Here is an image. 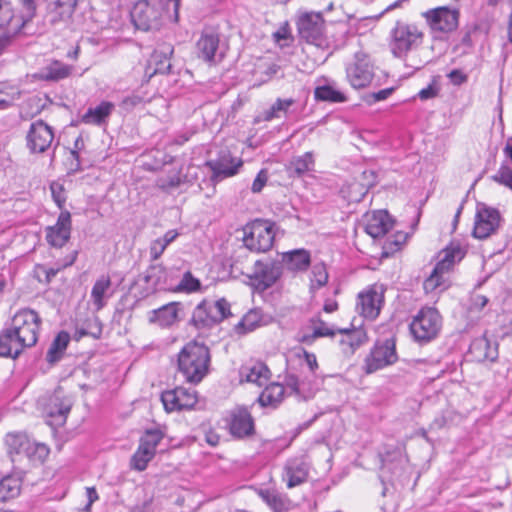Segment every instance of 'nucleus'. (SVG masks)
<instances>
[{"instance_id":"obj_1","label":"nucleus","mask_w":512,"mask_h":512,"mask_svg":"<svg viewBox=\"0 0 512 512\" xmlns=\"http://www.w3.org/2000/svg\"><path fill=\"white\" fill-rule=\"evenodd\" d=\"M209 350L204 344L187 343L178 355V368L187 382L197 384L207 374Z\"/></svg>"},{"instance_id":"obj_2","label":"nucleus","mask_w":512,"mask_h":512,"mask_svg":"<svg viewBox=\"0 0 512 512\" xmlns=\"http://www.w3.org/2000/svg\"><path fill=\"white\" fill-rule=\"evenodd\" d=\"M286 386L279 383H272L262 391L258 401L262 406H277L283 400L285 393L295 395L299 400H306L312 397V392L306 391L304 383L300 382L295 375H288L285 379Z\"/></svg>"},{"instance_id":"obj_3","label":"nucleus","mask_w":512,"mask_h":512,"mask_svg":"<svg viewBox=\"0 0 512 512\" xmlns=\"http://www.w3.org/2000/svg\"><path fill=\"white\" fill-rule=\"evenodd\" d=\"M275 238L274 224L266 220H255L244 227V246L253 252L270 250Z\"/></svg>"},{"instance_id":"obj_4","label":"nucleus","mask_w":512,"mask_h":512,"mask_svg":"<svg viewBox=\"0 0 512 512\" xmlns=\"http://www.w3.org/2000/svg\"><path fill=\"white\" fill-rule=\"evenodd\" d=\"M409 327L416 341L429 342L440 331L441 316L435 308L424 307L414 316Z\"/></svg>"},{"instance_id":"obj_5","label":"nucleus","mask_w":512,"mask_h":512,"mask_svg":"<svg viewBox=\"0 0 512 512\" xmlns=\"http://www.w3.org/2000/svg\"><path fill=\"white\" fill-rule=\"evenodd\" d=\"M230 315V304L224 299L202 301L193 311L192 323L198 329L211 327Z\"/></svg>"},{"instance_id":"obj_6","label":"nucleus","mask_w":512,"mask_h":512,"mask_svg":"<svg viewBox=\"0 0 512 512\" xmlns=\"http://www.w3.org/2000/svg\"><path fill=\"white\" fill-rule=\"evenodd\" d=\"M422 39L423 33L415 25L397 22L392 30L391 52L395 57L402 58L420 46Z\"/></svg>"},{"instance_id":"obj_7","label":"nucleus","mask_w":512,"mask_h":512,"mask_svg":"<svg viewBox=\"0 0 512 512\" xmlns=\"http://www.w3.org/2000/svg\"><path fill=\"white\" fill-rule=\"evenodd\" d=\"M23 7L21 15H15L10 2L0 0V27L8 26L12 33H19L36 13L35 0H19Z\"/></svg>"},{"instance_id":"obj_8","label":"nucleus","mask_w":512,"mask_h":512,"mask_svg":"<svg viewBox=\"0 0 512 512\" xmlns=\"http://www.w3.org/2000/svg\"><path fill=\"white\" fill-rule=\"evenodd\" d=\"M40 325V316L29 308L19 310L12 318L11 323V327L23 337L22 341L25 340L31 347L38 341Z\"/></svg>"},{"instance_id":"obj_9","label":"nucleus","mask_w":512,"mask_h":512,"mask_svg":"<svg viewBox=\"0 0 512 512\" xmlns=\"http://www.w3.org/2000/svg\"><path fill=\"white\" fill-rule=\"evenodd\" d=\"M72 405V399L65 394L61 387H58L46 399L44 403V413L47 418H49L51 425L62 426L66 422Z\"/></svg>"},{"instance_id":"obj_10","label":"nucleus","mask_w":512,"mask_h":512,"mask_svg":"<svg viewBox=\"0 0 512 512\" xmlns=\"http://www.w3.org/2000/svg\"><path fill=\"white\" fill-rule=\"evenodd\" d=\"M501 222L500 212L485 204H478L475 222L473 228V236L478 239H486L494 234Z\"/></svg>"},{"instance_id":"obj_11","label":"nucleus","mask_w":512,"mask_h":512,"mask_svg":"<svg viewBox=\"0 0 512 512\" xmlns=\"http://www.w3.org/2000/svg\"><path fill=\"white\" fill-rule=\"evenodd\" d=\"M384 292L383 285L374 284L358 295L357 309L363 317L370 320L378 317L384 303Z\"/></svg>"},{"instance_id":"obj_12","label":"nucleus","mask_w":512,"mask_h":512,"mask_svg":"<svg viewBox=\"0 0 512 512\" xmlns=\"http://www.w3.org/2000/svg\"><path fill=\"white\" fill-rule=\"evenodd\" d=\"M396 360L395 343L392 340H386L374 346L370 355L365 360V370L369 374L374 373L395 363Z\"/></svg>"},{"instance_id":"obj_13","label":"nucleus","mask_w":512,"mask_h":512,"mask_svg":"<svg viewBox=\"0 0 512 512\" xmlns=\"http://www.w3.org/2000/svg\"><path fill=\"white\" fill-rule=\"evenodd\" d=\"M162 403L168 412L191 409L197 403V394L194 389L176 387L161 395Z\"/></svg>"},{"instance_id":"obj_14","label":"nucleus","mask_w":512,"mask_h":512,"mask_svg":"<svg viewBox=\"0 0 512 512\" xmlns=\"http://www.w3.org/2000/svg\"><path fill=\"white\" fill-rule=\"evenodd\" d=\"M347 79L356 89L364 88L373 79V69L364 54L357 53L354 62L346 68Z\"/></svg>"},{"instance_id":"obj_15","label":"nucleus","mask_w":512,"mask_h":512,"mask_svg":"<svg viewBox=\"0 0 512 512\" xmlns=\"http://www.w3.org/2000/svg\"><path fill=\"white\" fill-rule=\"evenodd\" d=\"M53 139L52 128L41 120L36 121L28 130L27 147L32 153H43L51 146Z\"/></svg>"},{"instance_id":"obj_16","label":"nucleus","mask_w":512,"mask_h":512,"mask_svg":"<svg viewBox=\"0 0 512 512\" xmlns=\"http://www.w3.org/2000/svg\"><path fill=\"white\" fill-rule=\"evenodd\" d=\"M131 20L137 29L149 31L159 26V13L146 0H141L132 8Z\"/></svg>"},{"instance_id":"obj_17","label":"nucleus","mask_w":512,"mask_h":512,"mask_svg":"<svg viewBox=\"0 0 512 512\" xmlns=\"http://www.w3.org/2000/svg\"><path fill=\"white\" fill-rule=\"evenodd\" d=\"M433 30L449 32L458 25V12L447 7H438L423 13Z\"/></svg>"},{"instance_id":"obj_18","label":"nucleus","mask_w":512,"mask_h":512,"mask_svg":"<svg viewBox=\"0 0 512 512\" xmlns=\"http://www.w3.org/2000/svg\"><path fill=\"white\" fill-rule=\"evenodd\" d=\"M70 234L71 214L66 210L60 213L55 225L46 228V240L56 248L63 247L70 239Z\"/></svg>"},{"instance_id":"obj_19","label":"nucleus","mask_w":512,"mask_h":512,"mask_svg":"<svg viewBox=\"0 0 512 512\" xmlns=\"http://www.w3.org/2000/svg\"><path fill=\"white\" fill-rule=\"evenodd\" d=\"M279 276L280 269L274 263L256 261L250 279L257 289L265 290L271 287Z\"/></svg>"},{"instance_id":"obj_20","label":"nucleus","mask_w":512,"mask_h":512,"mask_svg":"<svg viewBox=\"0 0 512 512\" xmlns=\"http://www.w3.org/2000/svg\"><path fill=\"white\" fill-rule=\"evenodd\" d=\"M12 327L4 329L0 333V356L16 359L31 346Z\"/></svg>"},{"instance_id":"obj_21","label":"nucleus","mask_w":512,"mask_h":512,"mask_svg":"<svg viewBox=\"0 0 512 512\" xmlns=\"http://www.w3.org/2000/svg\"><path fill=\"white\" fill-rule=\"evenodd\" d=\"M392 227L393 220L385 210L374 211L365 216L364 230L374 239L383 237Z\"/></svg>"},{"instance_id":"obj_22","label":"nucleus","mask_w":512,"mask_h":512,"mask_svg":"<svg viewBox=\"0 0 512 512\" xmlns=\"http://www.w3.org/2000/svg\"><path fill=\"white\" fill-rule=\"evenodd\" d=\"M207 166L212 170V179L219 181L237 174L242 160L223 152L218 159L208 161Z\"/></svg>"},{"instance_id":"obj_23","label":"nucleus","mask_w":512,"mask_h":512,"mask_svg":"<svg viewBox=\"0 0 512 512\" xmlns=\"http://www.w3.org/2000/svg\"><path fill=\"white\" fill-rule=\"evenodd\" d=\"M230 433L237 438H244L254 433V421L250 412L238 407L231 412Z\"/></svg>"},{"instance_id":"obj_24","label":"nucleus","mask_w":512,"mask_h":512,"mask_svg":"<svg viewBox=\"0 0 512 512\" xmlns=\"http://www.w3.org/2000/svg\"><path fill=\"white\" fill-rule=\"evenodd\" d=\"M322 28L323 18L319 13H306L299 18V33L309 43H314L321 37Z\"/></svg>"},{"instance_id":"obj_25","label":"nucleus","mask_w":512,"mask_h":512,"mask_svg":"<svg viewBox=\"0 0 512 512\" xmlns=\"http://www.w3.org/2000/svg\"><path fill=\"white\" fill-rule=\"evenodd\" d=\"M73 67L59 60H52L43 66L33 77L37 80L57 82L70 76Z\"/></svg>"},{"instance_id":"obj_26","label":"nucleus","mask_w":512,"mask_h":512,"mask_svg":"<svg viewBox=\"0 0 512 512\" xmlns=\"http://www.w3.org/2000/svg\"><path fill=\"white\" fill-rule=\"evenodd\" d=\"M179 303L170 302L149 312L148 320L162 328L170 327L178 321Z\"/></svg>"},{"instance_id":"obj_27","label":"nucleus","mask_w":512,"mask_h":512,"mask_svg":"<svg viewBox=\"0 0 512 512\" xmlns=\"http://www.w3.org/2000/svg\"><path fill=\"white\" fill-rule=\"evenodd\" d=\"M271 372L263 362H251L241 367L240 376L247 382L262 386L270 378Z\"/></svg>"},{"instance_id":"obj_28","label":"nucleus","mask_w":512,"mask_h":512,"mask_svg":"<svg viewBox=\"0 0 512 512\" xmlns=\"http://www.w3.org/2000/svg\"><path fill=\"white\" fill-rule=\"evenodd\" d=\"M219 37L213 33H204L196 43L197 56L206 62H214L217 56Z\"/></svg>"},{"instance_id":"obj_29","label":"nucleus","mask_w":512,"mask_h":512,"mask_svg":"<svg viewBox=\"0 0 512 512\" xmlns=\"http://www.w3.org/2000/svg\"><path fill=\"white\" fill-rule=\"evenodd\" d=\"M111 285L112 282L109 275L103 274L95 281L91 290V300L97 311L106 305L105 298L110 296Z\"/></svg>"},{"instance_id":"obj_30","label":"nucleus","mask_w":512,"mask_h":512,"mask_svg":"<svg viewBox=\"0 0 512 512\" xmlns=\"http://www.w3.org/2000/svg\"><path fill=\"white\" fill-rule=\"evenodd\" d=\"M259 497L273 510V512H286L290 508V500L273 489L258 490Z\"/></svg>"},{"instance_id":"obj_31","label":"nucleus","mask_w":512,"mask_h":512,"mask_svg":"<svg viewBox=\"0 0 512 512\" xmlns=\"http://www.w3.org/2000/svg\"><path fill=\"white\" fill-rule=\"evenodd\" d=\"M282 259L287 268L293 271H304L310 265V253L305 249L285 252Z\"/></svg>"},{"instance_id":"obj_32","label":"nucleus","mask_w":512,"mask_h":512,"mask_svg":"<svg viewBox=\"0 0 512 512\" xmlns=\"http://www.w3.org/2000/svg\"><path fill=\"white\" fill-rule=\"evenodd\" d=\"M440 259L437 262L436 272L437 271H446L448 272L451 267L458 261H460L464 256V251L459 245H450L446 249L440 252Z\"/></svg>"},{"instance_id":"obj_33","label":"nucleus","mask_w":512,"mask_h":512,"mask_svg":"<svg viewBox=\"0 0 512 512\" xmlns=\"http://www.w3.org/2000/svg\"><path fill=\"white\" fill-rule=\"evenodd\" d=\"M114 107V104L111 102H101L95 108H89L83 115L82 121L86 124L100 125L110 116Z\"/></svg>"},{"instance_id":"obj_34","label":"nucleus","mask_w":512,"mask_h":512,"mask_svg":"<svg viewBox=\"0 0 512 512\" xmlns=\"http://www.w3.org/2000/svg\"><path fill=\"white\" fill-rule=\"evenodd\" d=\"M316 100L332 103H341L346 101V96L337 89L334 84H319L314 90Z\"/></svg>"},{"instance_id":"obj_35","label":"nucleus","mask_w":512,"mask_h":512,"mask_svg":"<svg viewBox=\"0 0 512 512\" xmlns=\"http://www.w3.org/2000/svg\"><path fill=\"white\" fill-rule=\"evenodd\" d=\"M285 480L288 488L302 484L307 478V468L304 463L291 462L285 467Z\"/></svg>"},{"instance_id":"obj_36","label":"nucleus","mask_w":512,"mask_h":512,"mask_svg":"<svg viewBox=\"0 0 512 512\" xmlns=\"http://www.w3.org/2000/svg\"><path fill=\"white\" fill-rule=\"evenodd\" d=\"M311 324V333H304L300 338V341L306 345H312L317 338L331 337L335 334V331L320 319H312Z\"/></svg>"},{"instance_id":"obj_37","label":"nucleus","mask_w":512,"mask_h":512,"mask_svg":"<svg viewBox=\"0 0 512 512\" xmlns=\"http://www.w3.org/2000/svg\"><path fill=\"white\" fill-rule=\"evenodd\" d=\"M21 492L20 478L9 475L0 480V501L5 502L16 498Z\"/></svg>"},{"instance_id":"obj_38","label":"nucleus","mask_w":512,"mask_h":512,"mask_svg":"<svg viewBox=\"0 0 512 512\" xmlns=\"http://www.w3.org/2000/svg\"><path fill=\"white\" fill-rule=\"evenodd\" d=\"M295 104V100L292 98L281 99L278 98L272 106L265 110L262 114L264 121H271L273 119H279L282 116H287L290 108Z\"/></svg>"},{"instance_id":"obj_39","label":"nucleus","mask_w":512,"mask_h":512,"mask_svg":"<svg viewBox=\"0 0 512 512\" xmlns=\"http://www.w3.org/2000/svg\"><path fill=\"white\" fill-rule=\"evenodd\" d=\"M69 340V334L66 332H60L55 337L46 355V359L49 363L54 364L55 362L60 360L62 354L67 348Z\"/></svg>"},{"instance_id":"obj_40","label":"nucleus","mask_w":512,"mask_h":512,"mask_svg":"<svg viewBox=\"0 0 512 512\" xmlns=\"http://www.w3.org/2000/svg\"><path fill=\"white\" fill-rule=\"evenodd\" d=\"M173 53V49L170 46H165L161 51L155 50L151 56L150 63H154V73H168L171 68L169 61V55Z\"/></svg>"},{"instance_id":"obj_41","label":"nucleus","mask_w":512,"mask_h":512,"mask_svg":"<svg viewBox=\"0 0 512 512\" xmlns=\"http://www.w3.org/2000/svg\"><path fill=\"white\" fill-rule=\"evenodd\" d=\"M314 160L311 152L295 157L289 164V172L291 175L301 176L305 172L310 171L313 167Z\"/></svg>"},{"instance_id":"obj_42","label":"nucleus","mask_w":512,"mask_h":512,"mask_svg":"<svg viewBox=\"0 0 512 512\" xmlns=\"http://www.w3.org/2000/svg\"><path fill=\"white\" fill-rule=\"evenodd\" d=\"M101 334L102 324L96 316L86 319L82 324L77 325L76 327V335L79 337L91 336L98 339Z\"/></svg>"},{"instance_id":"obj_43","label":"nucleus","mask_w":512,"mask_h":512,"mask_svg":"<svg viewBox=\"0 0 512 512\" xmlns=\"http://www.w3.org/2000/svg\"><path fill=\"white\" fill-rule=\"evenodd\" d=\"M155 453L139 444L137 451L131 458V467L138 471L146 469L148 463L154 458Z\"/></svg>"},{"instance_id":"obj_44","label":"nucleus","mask_w":512,"mask_h":512,"mask_svg":"<svg viewBox=\"0 0 512 512\" xmlns=\"http://www.w3.org/2000/svg\"><path fill=\"white\" fill-rule=\"evenodd\" d=\"M48 453L49 449L47 448L46 445L32 442L28 438L27 446L25 445L22 454L28 457L29 459L42 462L48 456Z\"/></svg>"},{"instance_id":"obj_45","label":"nucleus","mask_w":512,"mask_h":512,"mask_svg":"<svg viewBox=\"0 0 512 512\" xmlns=\"http://www.w3.org/2000/svg\"><path fill=\"white\" fill-rule=\"evenodd\" d=\"M28 437L24 434L9 433L6 435L5 442L10 454L21 455L27 446Z\"/></svg>"},{"instance_id":"obj_46","label":"nucleus","mask_w":512,"mask_h":512,"mask_svg":"<svg viewBox=\"0 0 512 512\" xmlns=\"http://www.w3.org/2000/svg\"><path fill=\"white\" fill-rule=\"evenodd\" d=\"M165 277L166 269L161 264H156L149 267L145 279L154 286H161L166 283Z\"/></svg>"},{"instance_id":"obj_47","label":"nucleus","mask_w":512,"mask_h":512,"mask_svg":"<svg viewBox=\"0 0 512 512\" xmlns=\"http://www.w3.org/2000/svg\"><path fill=\"white\" fill-rule=\"evenodd\" d=\"M260 322V315L256 310H252L248 312L239 324L236 326V329L239 333H245L254 330L258 323Z\"/></svg>"},{"instance_id":"obj_48","label":"nucleus","mask_w":512,"mask_h":512,"mask_svg":"<svg viewBox=\"0 0 512 512\" xmlns=\"http://www.w3.org/2000/svg\"><path fill=\"white\" fill-rule=\"evenodd\" d=\"M200 286V281L195 278L191 272L188 271L184 273L181 281L177 285L176 290L180 292L192 293L198 291Z\"/></svg>"},{"instance_id":"obj_49","label":"nucleus","mask_w":512,"mask_h":512,"mask_svg":"<svg viewBox=\"0 0 512 512\" xmlns=\"http://www.w3.org/2000/svg\"><path fill=\"white\" fill-rule=\"evenodd\" d=\"M311 287L320 288L324 286L328 281V273L324 264H315L311 271Z\"/></svg>"},{"instance_id":"obj_50","label":"nucleus","mask_w":512,"mask_h":512,"mask_svg":"<svg viewBox=\"0 0 512 512\" xmlns=\"http://www.w3.org/2000/svg\"><path fill=\"white\" fill-rule=\"evenodd\" d=\"M163 438V434L159 430H148L140 439V445L156 452V447Z\"/></svg>"},{"instance_id":"obj_51","label":"nucleus","mask_w":512,"mask_h":512,"mask_svg":"<svg viewBox=\"0 0 512 512\" xmlns=\"http://www.w3.org/2000/svg\"><path fill=\"white\" fill-rule=\"evenodd\" d=\"M491 179L512 190V168L508 165H501Z\"/></svg>"},{"instance_id":"obj_52","label":"nucleus","mask_w":512,"mask_h":512,"mask_svg":"<svg viewBox=\"0 0 512 512\" xmlns=\"http://www.w3.org/2000/svg\"><path fill=\"white\" fill-rule=\"evenodd\" d=\"M472 348L473 349H479V350H483V349L486 350L483 353V355H479L478 356L479 359H488V360L493 361L494 359L497 358V351H496V349H491L490 348V343H489V341L485 337L482 338V339H478L475 342H473Z\"/></svg>"},{"instance_id":"obj_53","label":"nucleus","mask_w":512,"mask_h":512,"mask_svg":"<svg viewBox=\"0 0 512 512\" xmlns=\"http://www.w3.org/2000/svg\"><path fill=\"white\" fill-rule=\"evenodd\" d=\"M347 188L349 189L347 198L351 202L361 201L368 191L366 186H364L356 181L351 182Z\"/></svg>"},{"instance_id":"obj_54","label":"nucleus","mask_w":512,"mask_h":512,"mask_svg":"<svg viewBox=\"0 0 512 512\" xmlns=\"http://www.w3.org/2000/svg\"><path fill=\"white\" fill-rule=\"evenodd\" d=\"M77 255H78V252L77 251H73L69 256H67L65 259H64V262L62 264H59L57 268H49L47 270H45V274H46V281L47 282H50L51 279L53 277H55L57 275V273L63 269V268H66V267H69L71 265H73L77 259Z\"/></svg>"},{"instance_id":"obj_55","label":"nucleus","mask_w":512,"mask_h":512,"mask_svg":"<svg viewBox=\"0 0 512 512\" xmlns=\"http://www.w3.org/2000/svg\"><path fill=\"white\" fill-rule=\"evenodd\" d=\"M446 273V271H437L436 272V266L434 267L431 275L424 281V289L426 292H432L437 287L441 285L442 282V275Z\"/></svg>"},{"instance_id":"obj_56","label":"nucleus","mask_w":512,"mask_h":512,"mask_svg":"<svg viewBox=\"0 0 512 512\" xmlns=\"http://www.w3.org/2000/svg\"><path fill=\"white\" fill-rule=\"evenodd\" d=\"M50 190L53 200L59 208H62L66 201L63 185L59 182H52L50 185Z\"/></svg>"},{"instance_id":"obj_57","label":"nucleus","mask_w":512,"mask_h":512,"mask_svg":"<svg viewBox=\"0 0 512 512\" xmlns=\"http://www.w3.org/2000/svg\"><path fill=\"white\" fill-rule=\"evenodd\" d=\"M167 248L166 245L162 243V241L157 238L155 239L149 248L150 257L153 261L159 259L161 255L164 253L165 249Z\"/></svg>"},{"instance_id":"obj_58","label":"nucleus","mask_w":512,"mask_h":512,"mask_svg":"<svg viewBox=\"0 0 512 512\" xmlns=\"http://www.w3.org/2000/svg\"><path fill=\"white\" fill-rule=\"evenodd\" d=\"M267 180H268L267 171L264 169L260 170L252 183L251 190L254 193H259L265 186Z\"/></svg>"},{"instance_id":"obj_59","label":"nucleus","mask_w":512,"mask_h":512,"mask_svg":"<svg viewBox=\"0 0 512 512\" xmlns=\"http://www.w3.org/2000/svg\"><path fill=\"white\" fill-rule=\"evenodd\" d=\"M488 303V298L484 295H474L472 297L471 309L480 311Z\"/></svg>"},{"instance_id":"obj_60","label":"nucleus","mask_w":512,"mask_h":512,"mask_svg":"<svg viewBox=\"0 0 512 512\" xmlns=\"http://www.w3.org/2000/svg\"><path fill=\"white\" fill-rule=\"evenodd\" d=\"M448 77L454 85H461L467 80V76L457 69L452 70L448 74Z\"/></svg>"},{"instance_id":"obj_61","label":"nucleus","mask_w":512,"mask_h":512,"mask_svg":"<svg viewBox=\"0 0 512 512\" xmlns=\"http://www.w3.org/2000/svg\"><path fill=\"white\" fill-rule=\"evenodd\" d=\"M7 27V33L0 35V55L4 52V50L10 45L11 43V35H14L15 33H12L9 31V27Z\"/></svg>"},{"instance_id":"obj_62","label":"nucleus","mask_w":512,"mask_h":512,"mask_svg":"<svg viewBox=\"0 0 512 512\" xmlns=\"http://www.w3.org/2000/svg\"><path fill=\"white\" fill-rule=\"evenodd\" d=\"M179 236V233L177 230L175 229H172V230H169L167 231L163 237L159 238L162 243L166 246H168L169 244H171L177 237Z\"/></svg>"},{"instance_id":"obj_63","label":"nucleus","mask_w":512,"mask_h":512,"mask_svg":"<svg viewBox=\"0 0 512 512\" xmlns=\"http://www.w3.org/2000/svg\"><path fill=\"white\" fill-rule=\"evenodd\" d=\"M305 361L311 372H314L318 368L317 359L314 354L305 352Z\"/></svg>"},{"instance_id":"obj_64","label":"nucleus","mask_w":512,"mask_h":512,"mask_svg":"<svg viewBox=\"0 0 512 512\" xmlns=\"http://www.w3.org/2000/svg\"><path fill=\"white\" fill-rule=\"evenodd\" d=\"M87 497H88V503L86 505V508L89 509L93 502H95L98 499V494L93 487H88L86 489Z\"/></svg>"}]
</instances>
